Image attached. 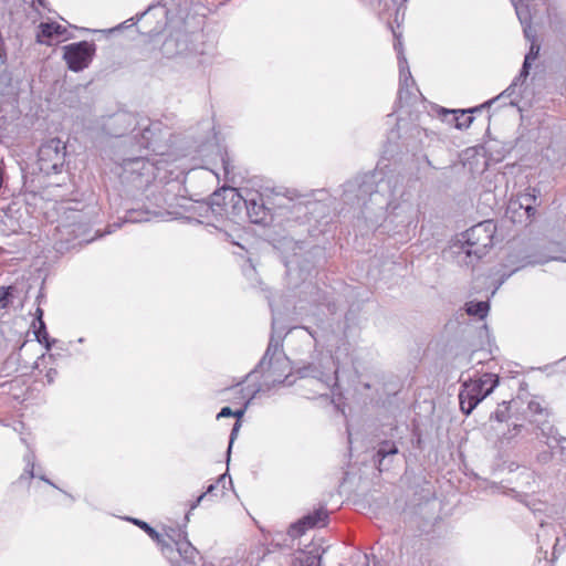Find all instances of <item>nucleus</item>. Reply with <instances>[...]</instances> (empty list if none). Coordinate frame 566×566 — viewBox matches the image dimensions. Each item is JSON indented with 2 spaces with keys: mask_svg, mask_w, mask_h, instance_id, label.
<instances>
[{
  "mask_svg": "<svg viewBox=\"0 0 566 566\" xmlns=\"http://www.w3.org/2000/svg\"><path fill=\"white\" fill-rule=\"evenodd\" d=\"M356 198L364 206L369 201L390 214H402L408 221L415 212L412 193L403 186V177L397 174L367 178L358 185Z\"/></svg>",
  "mask_w": 566,
  "mask_h": 566,
  "instance_id": "f257e3e1",
  "label": "nucleus"
},
{
  "mask_svg": "<svg viewBox=\"0 0 566 566\" xmlns=\"http://www.w3.org/2000/svg\"><path fill=\"white\" fill-rule=\"evenodd\" d=\"M495 223L492 220L480 222L461 233L451 247L458 263L469 266L474 260L483 258L493 247Z\"/></svg>",
  "mask_w": 566,
  "mask_h": 566,
  "instance_id": "f03ea898",
  "label": "nucleus"
},
{
  "mask_svg": "<svg viewBox=\"0 0 566 566\" xmlns=\"http://www.w3.org/2000/svg\"><path fill=\"white\" fill-rule=\"evenodd\" d=\"M129 521L144 530L158 544H161L163 553L174 566H206L202 563L199 551L188 541L184 528L171 530L174 535L168 534L169 538L174 542V545H171L163 543L161 535L148 523L137 518H129Z\"/></svg>",
  "mask_w": 566,
  "mask_h": 566,
  "instance_id": "7ed1b4c3",
  "label": "nucleus"
},
{
  "mask_svg": "<svg viewBox=\"0 0 566 566\" xmlns=\"http://www.w3.org/2000/svg\"><path fill=\"white\" fill-rule=\"evenodd\" d=\"M200 33H190L184 28L171 30L160 46L163 57L185 61L190 65H199V56L205 54V45Z\"/></svg>",
  "mask_w": 566,
  "mask_h": 566,
  "instance_id": "20e7f679",
  "label": "nucleus"
},
{
  "mask_svg": "<svg viewBox=\"0 0 566 566\" xmlns=\"http://www.w3.org/2000/svg\"><path fill=\"white\" fill-rule=\"evenodd\" d=\"M283 331H277L276 318H272V334L264 356L252 371L266 374L273 385L283 384L291 371V363L282 350Z\"/></svg>",
  "mask_w": 566,
  "mask_h": 566,
  "instance_id": "39448f33",
  "label": "nucleus"
},
{
  "mask_svg": "<svg viewBox=\"0 0 566 566\" xmlns=\"http://www.w3.org/2000/svg\"><path fill=\"white\" fill-rule=\"evenodd\" d=\"M512 6L515 9V13L523 25V31L525 38L531 41V48L528 53L525 55L522 70L518 74V76L512 82V84L509 86V88L503 92L502 94L497 95V99H500L505 94L507 96L513 95L516 92V88L521 87L522 84L525 82L530 74L531 63L532 61L536 60L539 53V44L535 42V35L536 32L531 27V21L535 13H532L531 10V0H510Z\"/></svg>",
  "mask_w": 566,
  "mask_h": 566,
  "instance_id": "423d86ee",
  "label": "nucleus"
},
{
  "mask_svg": "<svg viewBox=\"0 0 566 566\" xmlns=\"http://www.w3.org/2000/svg\"><path fill=\"white\" fill-rule=\"evenodd\" d=\"M164 135L160 122L140 118L133 128V135H128L124 139V144L129 145L132 153L151 150L155 154H163L165 149Z\"/></svg>",
  "mask_w": 566,
  "mask_h": 566,
  "instance_id": "0eeeda50",
  "label": "nucleus"
},
{
  "mask_svg": "<svg viewBox=\"0 0 566 566\" xmlns=\"http://www.w3.org/2000/svg\"><path fill=\"white\" fill-rule=\"evenodd\" d=\"M118 166L120 169L118 176L122 182L132 185L137 189L148 186L155 178L154 165L140 153L130 151L129 156L122 158Z\"/></svg>",
  "mask_w": 566,
  "mask_h": 566,
  "instance_id": "6e6552de",
  "label": "nucleus"
},
{
  "mask_svg": "<svg viewBox=\"0 0 566 566\" xmlns=\"http://www.w3.org/2000/svg\"><path fill=\"white\" fill-rule=\"evenodd\" d=\"M316 195H323V191L297 193L295 190H287L285 195L275 196L274 205L277 209L286 210L294 219H301L325 208Z\"/></svg>",
  "mask_w": 566,
  "mask_h": 566,
  "instance_id": "1a4fd4ad",
  "label": "nucleus"
},
{
  "mask_svg": "<svg viewBox=\"0 0 566 566\" xmlns=\"http://www.w3.org/2000/svg\"><path fill=\"white\" fill-rule=\"evenodd\" d=\"M90 222L86 213L76 209H67L59 220L55 228V237L60 243H71L73 240H80V243H88L93 238H88Z\"/></svg>",
  "mask_w": 566,
  "mask_h": 566,
  "instance_id": "9d476101",
  "label": "nucleus"
},
{
  "mask_svg": "<svg viewBox=\"0 0 566 566\" xmlns=\"http://www.w3.org/2000/svg\"><path fill=\"white\" fill-rule=\"evenodd\" d=\"M66 159V144L60 138L44 142L38 151V166L46 176L62 172Z\"/></svg>",
  "mask_w": 566,
  "mask_h": 566,
  "instance_id": "9b49d317",
  "label": "nucleus"
},
{
  "mask_svg": "<svg viewBox=\"0 0 566 566\" xmlns=\"http://www.w3.org/2000/svg\"><path fill=\"white\" fill-rule=\"evenodd\" d=\"M495 388V378L488 376L486 379H479L464 384L459 394V403L463 413L470 415L472 410L488 397Z\"/></svg>",
  "mask_w": 566,
  "mask_h": 566,
  "instance_id": "f8f14e48",
  "label": "nucleus"
},
{
  "mask_svg": "<svg viewBox=\"0 0 566 566\" xmlns=\"http://www.w3.org/2000/svg\"><path fill=\"white\" fill-rule=\"evenodd\" d=\"M224 199H229V202H224L227 207L231 203L232 209L244 207L247 216L252 223H261L264 221L268 208L261 196L254 193L251 198L244 199L234 188L223 189Z\"/></svg>",
  "mask_w": 566,
  "mask_h": 566,
  "instance_id": "ddd939ff",
  "label": "nucleus"
},
{
  "mask_svg": "<svg viewBox=\"0 0 566 566\" xmlns=\"http://www.w3.org/2000/svg\"><path fill=\"white\" fill-rule=\"evenodd\" d=\"M63 50V57L69 69L74 72H80L86 69L92 62L96 46L94 43L81 41L67 44Z\"/></svg>",
  "mask_w": 566,
  "mask_h": 566,
  "instance_id": "4468645a",
  "label": "nucleus"
},
{
  "mask_svg": "<svg viewBox=\"0 0 566 566\" xmlns=\"http://www.w3.org/2000/svg\"><path fill=\"white\" fill-rule=\"evenodd\" d=\"M520 405L518 400H511V401H503L501 406L504 407L505 410H501L497 408V440H500L501 443L507 442L510 443L512 439L517 437L521 432L524 426L522 423H518V418L515 417V420L509 421L512 419V416H505V411H511L513 408L517 409V406Z\"/></svg>",
  "mask_w": 566,
  "mask_h": 566,
  "instance_id": "2eb2a0df",
  "label": "nucleus"
},
{
  "mask_svg": "<svg viewBox=\"0 0 566 566\" xmlns=\"http://www.w3.org/2000/svg\"><path fill=\"white\" fill-rule=\"evenodd\" d=\"M495 98H491L480 106H475L469 109H447L440 111V116L443 122L454 125L455 128L463 129L468 128L473 122V113L482 112L489 108Z\"/></svg>",
  "mask_w": 566,
  "mask_h": 566,
  "instance_id": "dca6fc26",
  "label": "nucleus"
},
{
  "mask_svg": "<svg viewBox=\"0 0 566 566\" xmlns=\"http://www.w3.org/2000/svg\"><path fill=\"white\" fill-rule=\"evenodd\" d=\"M139 119L136 118L133 114L120 112L113 115L108 122L105 124V130L108 135L119 138L125 136L127 132L133 135V128L138 123Z\"/></svg>",
  "mask_w": 566,
  "mask_h": 566,
  "instance_id": "f3484780",
  "label": "nucleus"
},
{
  "mask_svg": "<svg viewBox=\"0 0 566 566\" xmlns=\"http://www.w3.org/2000/svg\"><path fill=\"white\" fill-rule=\"evenodd\" d=\"M328 517L327 511L324 507L315 510L292 524L289 528V535L293 538L302 536L306 530L315 526H324Z\"/></svg>",
  "mask_w": 566,
  "mask_h": 566,
  "instance_id": "a211bd4d",
  "label": "nucleus"
},
{
  "mask_svg": "<svg viewBox=\"0 0 566 566\" xmlns=\"http://www.w3.org/2000/svg\"><path fill=\"white\" fill-rule=\"evenodd\" d=\"M531 423L536 429V439L544 442L548 449H555L558 443L564 440L556 430V428L548 421L547 418L532 419Z\"/></svg>",
  "mask_w": 566,
  "mask_h": 566,
  "instance_id": "6ab92c4d",
  "label": "nucleus"
},
{
  "mask_svg": "<svg viewBox=\"0 0 566 566\" xmlns=\"http://www.w3.org/2000/svg\"><path fill=\"white\" fill-rule=\"evenodd\" d=\"M399 450L396 442L390 440L381 441L376 449L374 457L375 463L379 471L388 470L394 462V458L398 454Z\"/></svg>",
  "mask_w": 566,
  "mask_h": 566,
  "instance_id": "aec40b11",
  "label": "nucleus"
},
{
  "mask_svg": "<svg viewBox=\"0 0 566 566\" xmlns=\"http://www.w3.org/2000/svg\"><path fill=\"white\" fill-rule=\"evenodd\" d=\"M463 308L469 316L483 319L488 316L491 306L489 301H469Z\"/></svg>",
  "mask_w": 566,
  "mask_h": 566,
  "instance_id": "412c9836",
  "label": "nucleus"
},
{
  "mask_svg": "<svg viewBox=\"0 0 566 566\" xmlns=\"http://www.w3.org/2000/svg\"><path fill=\"white\" fill-rule=\"evenodd\" d=\"M298 374L302 378L312 377L314 379L319 380L321 382L325 384L326 386H331L335 381V377L331 374L324 373L321 369H318L316 366L308 365L298 370Z\"/></svg>",
  "mask_w": 566,
  "mask_h": 566,
  "instance_id": "4be33fe9",
  "label": "nucleus"
},
{
  "mask_svg": "<svg viewBox=\"0 0 566 566\" xmlns=\"http://www.w3.org/2000/svg\"><path fill=\"white\" fill-rule=\"evenodd\" d=\"M523 216L525 214L523 213V207L522 203H520L518 197L516 196V198H511L506 207L505 217L515 223L517 221H522Z\"/></svg>",
  "mask_w": 566,
  "mask_h": 566,
  "instance_id": "5701e85b",
  "label": "nucleus"
},
{
  "mask_svg": "<svg viewBox=\"0 0 566 566\" xmlns=\"http://www.w3.org/2000/svg\"><path fill=\"white\" fill-rule=\"evenodd\" d=\"M156 213L148 210L130 209L126 212L124 222L137 223L150 221Z\"/></svg>",
  "mask_w": 566,
  "mask_h": 566,
  "instance_id": "b1692460",
  "label": "nucleus"
},
{
  "mask_svg": "<svg viewBox=\"0 0 566 566\" xmlns=\"http://www.w3.org/2000/svg\"><path fill=\"white\" fill-rule=\"evenodd\" d=\"M399 81H400V93L403 88L409 87V82L413 84V80L408 66V62L406 59H400L399 61Z\"/></svg>",
  "mask_w": 566,
  "mask_h": 566,
  "instance_id": "393cba45",
  "label": "nucleus"
},
{
  "mask_svg": "<svg viewBox=\"0 0 566 566\" xmlns=\"http://www.w3.org/2000/svg\"><path fill=\"white\" fill-rule=\"evenodd\" d=\"M520 199V203L523 207V213L526 219H530L535 213V208L533 207V202L536 200V196L534 193H521L517 195Z\"/></svg>",
  "mask_w": 566,
  "mask_h": 566,
  "instance_id": "a878e982",
  "label": "nucleus"
},
{
  "mask_svg": "<svg viewBox=\"0 0 566 566\" xmlns=\"http://www.w3.org/2000/svg\"><path fill=\"white\" fill-rule=\"evenodd\" d=\"M296 265H298V259L296 256L285 262L287 275L292 276L294 272L297 271ZM311 269V265H306L304 268L300 266L297 276L305 280L306 275L310 274Z\"/></svg>",
  "mask_w": 566,
  "mask_h": 566,
  "instance_id": "bb28decb",
  "label": "nucleus"
},
{
  "mask_svg": "<svg viewBox=\"0 0 566 566\" xmlns=\"http://www.w3.org/2000/svg\"><path fill=\"white\" fill-rule=\"evenodd\" d=\"M41 35L48 39H51L53 35H60L64 32L62 25L51 22V23H41Z\"/></svg>",
  "mask_w": 566,
  "mask_h": 566,
  "instance_id": "cd10ccee",
  "label": "nucleus"
},
{
  "mask_svg": "<svg viewBox=\"0 0 566 566\" xmlns=\"http://www.w3.org/2000/svg\"><path fill=\"white\" fill-rule=\"evenodd\" d=\"M527 410L535 417L534 419L548 418V411L542 407L536 400H531L527 405Z\"/></svg>",
  "mask_w": 566,
  "mask_h": 566,
  "instance_id": "c85d7f7f",
  "label": "nucleus"
},
{
  "mask_svg": "<svg viewBox=\"0 0 566 566\" xmlns=\"http://www.w3.org/2000/svg\"><path fill=\"white\" fill-rule=\"evenodd\" d=\"M511 367L517 368V365L512 366L511 364H506V367L503 365L500 366V371L497 373V387L501 386V381L505 378H509L511 374H520V370L513 369Z\"/></svg>",
  "mask_w": 566,
  "mask_h": 566,
  "instance_id": "c756f323",
  "label": "nucleus"
},
{
  "mask_svg": "<svg viewBox=\"0 0 566 566\" xmlns=\"http://www.w3.org/2000/svg\"><path fill=\"white\" fill-rule=\"evenodd\" d=\"M35 314H36V319H38L39 324L41 325V329H43V338L45 339V348L49 350V349H51L52 344L55 340H50V338H49V335H48V332H46V327H45V323L42 319L43 311L39 307L36 310Z\"/></svg>",
  "mask_w": 566,
  "mask_h": 566,
  "instance_id": "7c9ffc66",
  "label": "nucleus"
},
{
  "mask_svg": "<svg viewBox=\"0 0 566 566\" xmlns=\"http://www.w3.org/2000/svg\"><path fill=\"white\" fill-rule=\"evenodd\" d=\"M511 265H513L512 269H510L507 272H503L501 273V277L502 279H506L509 277L510 275H512L514 272H516L520 268H523L525 264L523 263V261H518L516 258L514 260H511ZM504 280H500L497 282V289L500 287V285L503 283Z\"/></svg>",
  "mask_w": 566,
  "mask_h": 566,
  "instance_id": "2f4dec72",
  "label": "nucleus"
},
{
  "mask_svg": "<svg viewBox=\"0 0 566 566\" xmlns=\"http://www.w3.org/2000/svg\"><path fill=\"white\" fill-rule=\"evenodd\" d=\"M240 427H241V422H240V420H237L234 422L233 428L230 433V441H229V447H228V460L230 459L231 448H232L233 441L235 440V438L238 436Z\"/></svg>",
  "mask_w": 566,
  "mask_h": 566,
  "instance_id": "473e14b6",
  "label": "nucleus"
},
{
  "mask_svg": "<svg viewBox=\"0 0 566 566\" xmlns=\"http://www.w3.org/2000/svg\"><path fill=\"white\" fill-rule=\"evenodd\" d=\"M12 287H2L0 291V308H6L9 304L8 297L11 295Z\"/></svg>",
  "mask_w": 566,
  "mask_h": 566,
  "instance_id": "72a5a7b5",
  "label": "nucleus"
},
{
  "mask_svg": "<svg viewBox=\"0 0 566 566\" xmlns=\"http://www.w3.org/2000/svg\"><path fill=\"white\" fill-rule=\"evenodd\" d=\"M303 566H321V557L317 555H306L302 560Z\"/></svg>",
  "mask_w": 566,
  "mask_h": 566,
  "instance_id": "f704fd0d",
  "label": "nucleus"
},
{
  "mask_svg": "<svg viewBox=\"0 0 566 566\" xmlns=\"http://www.w3.org/2000/svg\"><path fill=\"white\" fill-rule=\"evenodd\" d=\"M33 458H34V455H33L32 453H30V454H27V455H25V462H27L25 473L28 474V478H30V479L34 478V472H33V467H34Z\"/></svg>",
  "mask_w": 566,
  "mask_h": 566,
  "instance_id": "c9c22d12",
  "label": "nucleus"
},
{
  "mask_svg": "<svg viewBox=\"0 0 566 566\" xmlns=\"http://www.w3.org/2000/svg\"><path fill=\"white\" fill-rule=\"evenodd\" d=\"M553 450L554 449H549V450H545V451H542L537 454L536 459L539 463H547L552 460L553 458Z\"/></svg>",
  "mask_w": 566,
  "mask_h": 566,
  "instance_id": "e433bc0d",
  "label": "nucleus"
},
{
  "mask_svg": "<svg viewBox=\"0 0 566 566\" xmlns=\"http://www.w3.org/2000/svg\"><path fill=\"white\" fill-rule=\"evenodd\" d=\"M207 496V493H202L201 495L198 496V499L191 504L190 506V511L186 514V521L188 522L189 521V514L192 510H195L200 503L201 501Z\"/></svg>",
  "mask_w": 566,
  "mask_h": 566,
  "instance_id": "4c0bfd02",
  "label": "nucleus"
},
{
  "mask_svg": "<svg viewBox=\"0 0 566 566\" xmlns=\"http://www.w3.org/2000/svg\"><path fill=\"white\" fill-rule=\"evenodd\" d=\"M233 411L230 407H223L220 412L218 413L217 418H226V417H232Z\"/></svg>",
  "mask_w": 566,
  "mask_h": 566,
  "instance_id": "58836bf2",
  "label": "nucleus"
},
{
  "mask_svg": "<svg viewBox=\"0 0 566 566\" xmlns=\"http://www.w3.org/2000/svg\"><path fill=\"white\" fill-rule=\"evenodd\" d=\"M56 375H57V371L55 369H53V368L49 369L45 375L48 384H52L54 381Z\"/></svg>",
  "mask_w": 566,
  "mask_h": 566,
  "instance_id": "ea45409f",
  "label": "nucleus"
},
{
  "mask_svg": "<svg viewBox=\"0 0 566 566\" xmlns=\"http://www.w3.org/2000/svg\"><path fill=\"white\" fill-rule=\"evenodd\" d=\"M355 188H356L355 184H348L347 185V188H346L345 193H344L346 201L350 200V193L355 191Z\"/></svg>",
  "mask_w": 566,
  "mask_h": 566,
  "instance_id": "a19ab883",
  "label": "nucleus"
},
{
  "mask_svg": "<svg viewBox=\"0 0 566 566\" xmlns=\"http://www.w3.org/2000/svg\"><path fill=\"white\" fill-rule=\"evenodd\" d=\"M35 338L39 343L45 345V339L43 338V329H41V325L39 324L38 329L34 332Z\"/></svg>",
  "mask_w": 566,
  "mask_h": 566,
  "instance_id": "79ce46f5",
  "label": "nucleus"
},
{
  "mask_svg": "<svg viewBox=\"0 0 566 566\" xmlns=\"http://www.w3.org/2000/svg\"><path fill=\"white\" fill-rule=\"evenodd\" d=\"M395 50L398 52V60L400 61V59H406L402 54V44L401 42L398 40L396 43H395Z\"/></svg>",
  "mask_w": 566,
  "mask_h": 566,
  "instance_id": "37998d69",
  "label": "nucleus"
},
{
  "mask_svg": "<svg viewBox=\"0 0 566 566\" xmlns=\"http://www.w3.org/2000/svg\"><path fill=\"white\" fill-rule=\"evenodd\" d=\"M11 81V77L8 73L3 72L0 74V82L1 83H6V84H9Z\"/></svg>",
  "mask_w": 566,
  "mask_h": 566,
  "instance_id": "c03bdc74",
  "label": "nucleus"
},
{
  "mask_svg": "<svg viewBox=\"0 0 566 566\" xmlns=\"http://www.w3.org/2000/svg\"><path fill=\"white\" fill-rule=\"evenodd\" d=\"M222 165L226 174L230 172V161L229 159L222 158Z\"/></svg>",
  "mask_w": 566,
  "mask_h": 566,
  "instance_id": "a18cd8bd",
  "label": "nucleus"
},
{
  "mask_svg": "<svg viewBox=\"0 0 566 566\" xmlns=\"http://www.w3.org/2000/svg\"><path fill=\"white\" fill-rule=\"evenodd\" d=\"M244 411H245V409H240V410L233 411L232 416L235 417L237 420H239L244 415Z\"/></svg>",
  "mask_w": 566,
  "mask_h": 566,
  "instance_id": "49530a36",
  "label": "nucleus"
},
{
  "mask_svg": "<svg viewBox=\"0 0 566 566\" xmlns=\"http://www.w3.org/2000/svg\"><path fill=\"white\" fill-rule=\"evenodd\" d=\"M216 489H217V484H210L205 493H207V495H210L213 493V491Z\"/></svg>",
  "mask_w": 566,
  "mask_h": 566,
  "instance_id": "de8ad7c7",
  "label": "nucleus"
},
{
  "mask_svg": "<svg viewBox=\"0 0 566 566\" xmlns=\"http://www.w3.org/2000/svg\"><path fill=\"white\" fill-rule=\"evenodd\" d=\"M226 480H227V476L226 474H222L219 480L217 481V484H222V486L224 488V483H226Z\"/></svg>",
  "mask_w": 566,
  "mask_h": 566,
  "instance_id": "09e8293b",
  "label": "nucleus"
},
{
  "mask_svg": "<svg viewBox=\"0 0 566 566\" xmlns=\"http://www.w3.org/2000/svg\"><path fill=\"white\" fill-rule=\"evenodd\" d=\"M39 478H40L42 481H44V482L49 483L50 485H52V486L56 488V486H55V484H54L53 482H51L49 479H46L44 475H41V476H39Z\"/></svg>",
  "mask_w": 566,
  "mask_h": 566,
  "instance_id": "8fccbe9b",
  "label": "nucleus"
},
{
  "mask_svg": "<svg viewBox=\"0 0 566 566\" xmlns=\"http://www.w3.org/2000/svg\"><path fill=\"white\" fill-rule=\"evenodd\" d=\"M77 343H81V344H82V343H84V338H83V337H80V338L77 339Z\"/></svg>",
  "mask_w": 566,
  "mask_h": 566,
  "instance_id": "3c124183",
  "label": "nucleus"
},
{
  "mask_svg": "<svg viewBox=\"0 0 566 566\" xmlns=\"http://www.w3.org/2000/svg\"><path fill=\"white\" fill-rule=\"evenodd\" d=\"M39 2V4L41 6H44V1L43 0H36Z\"/></svg>",
  "mask_w": 566,
  "mask_h": 566,
  "instance_id": "603ef678",
  "label": "nucleus"
},
{
  "mask_svg": "<svg viewBox=\"0 0 566 566\" xmlns=\"http://www.w3.org/2000/svg\"><path fill=\"white\" fill-rule=\"evenodd\" d=\"M486 133H488V134H490V133H491V130H490V125H489V126H488V128H486Z\"/></svg>",
  "mask_w": 566,
  "mask_h": 566,
  "instance_id": "864d4df0",
  "label": "nucleus"
},
{
  "mask_svg": "<svg viewBox=\"0 0 566 566\" xmlns=\"http://www.w3.org/2000/svg\"><path fill=\"white\" fill-rule=\"evenodd\" d=\"M218 198L217 193H213V201Z\"/></svg>",
  "mask_w": 566,
  "mask_h": 566,
  "instance_id": "5fc2aeb1",
  "label": "nucleus"
},
{
  "mask_svg": "<svg viewBox=\"0 0 566 566\" xmlns=\"http://www.w3.org/2000/svg\"><path fill=\"white\" fill-rule=\"evenodd\" d=\"M513 464H514V463H512V464L509 467V471H513V468H512V465H513Z\"/></svg>",
  "mask_w": 566,
  "mask_h": 566,
  "instance_id": "6e6d98bb",
  "label": "nucleus"
},
{
  "mask_svg": "<svg viewBox=\"0 0 566 566\" xmlns=\"http://www.w3.org/2000/svg\"><path fill=\"white\" fill-rule=\"evenodd\" d=\"M366 566H368V565H366Z\"/></svg>",
  "mask_w": 566,
  "mask_h": 566,
  "instance_id": "4d7b16f0",
  "label": "nucleus"
}]
</instances>
